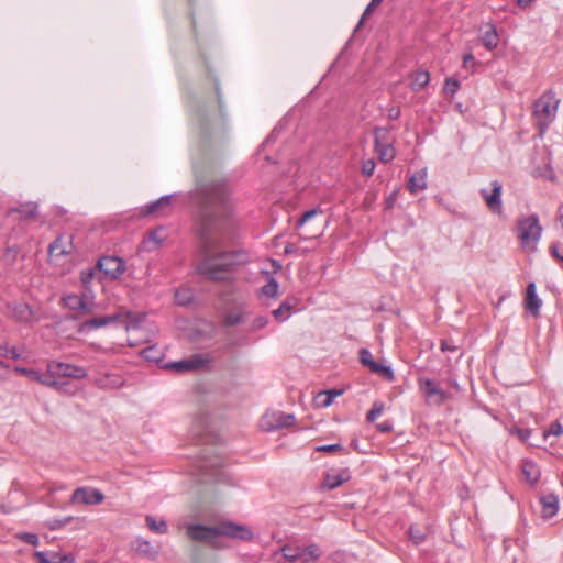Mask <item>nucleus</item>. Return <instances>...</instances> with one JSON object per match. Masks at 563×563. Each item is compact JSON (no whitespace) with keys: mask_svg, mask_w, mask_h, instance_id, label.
<instances>
[{"mask_svg":"<svg viewBox=\"0 0 563 563\" xmlns=\"http://www.w3.org/2000/svg\"><path fill=\"white\" fill-rule=\"evenodd\" d=\"M558 106L559 100L555 98V93L552 90L544 92L534 101L533 115L537 119L541 132L554 120Z\"/></svg>","mask_w":563,"mask_h":563,"instance_id":"7ed1b4c3","label":"nucleus"},{"mask_svg":"<svg viewBox=\"0 0 563 563\" xmlns=\"http://www.w3.org/2000/svg\"><path fill=\"white\" fill-rule=\"evenodd\" d=\"M278 283L274 278H271L269 282L262 287V294L271 298L276 297L278 292Z\"/></svg>","mask_w":563,"mask_h":563,"instance_id":"a19ab883","label":"nucleus"},{"mask_svg":"<svg viewBox=\"0 0 563 563\" xmlns=\"http://www.w3.org/2000/svg\"><path fill=\"white\" fill-rule=\"evenodd\" d=\"M48 379L55 380L60 387H53L57 391L64 390L67 383L62 382V378L81 379L87 376V371L81 367L69 363L52 361L47 363Z\"/></svg>","mask_w":563,"mask_h":563,"instance_id":"39448f33","label":"nucleus"},{"mask_svg":"<svg viewBox=\"0 0 563 563\" xmlns=\"http://www.w3.org/2000/svg\"><path fill=\"white\" fill-rule=\"evenodd\" d=\"M267 323H268V319L266 317L261 316L253 320L251 329L253 331H257V330L265 328L267 325Z\"/></svg>","mask_w":563,"mask_h":563,"instance_id":"3c124183","label":"nucleus"},{"mask_svg":"<svg viewBox=\"0 0 563 563\" xmlns=\"http://www.w3.org/2000/svg\"><path fill=\"white\" fill-rule=\"evenodd\" d=\"M141 355L150 362H158L162 357V353L156 346H147L143 349Z\"/></svg>","mask_w":563,"mask_h":563,"instance_id":"ea45409f","label":"nucleus"},{"mask_svg":"<svg viewBox=\"0 0 563 563\" xmlns=\"http://www.w3.org/2000/svg\"><path fill=\"white\" fill-rule=\"evenodd\" d=\"M165 240V235L162 228L155 229L144 238L142 245L143 250L147 252H153L157 250L163 241Z\"/></svg>","mask_w":563,"mask_h":563,"instance_id":"6ab92c4d","label":"nucleus"},{"mask_svg":"<svg viewBox=\"0 0 563 563\" xmlns=\"http://www.w3.org/2000/svg\"><path fill=\"white\" fill-rule=\"evenodd\" d=\"M383 402H374L373 408L367 412L366 419L368 422H374L384 411Z\"/></svg>","mask_w":563,"mask_h":563,"instance_id":"79ce46f5","label":"nucleus"},{"mask_svg":"<svg viewBox=\"0 0 563 563\" xmlns=\"http://www.w3.org/2000/svg\"><path fill=\"white\" fill-rule=\"evenodd\" d=\"M460 84L456 79L448 78L444 85V92L451 97L457 91Z\"/></svg>","mask_w":563,"mask_h":563,"instance_id":"a18cd8bd","label":"nucleus"},{"mask_svg":"<svg viewBox=\"0 0 563 563\" xmlns=\"http://www.w3.org/2000/svg\"><path fill=\"white\" fill-rule=\"evenodd\" d=\"M551 252H552L553 256H555L556 258H559L560 261L563 262V254H560V252L558 251L556 246H553L551 249Z\"/></svg>","mask_w":563,"mask_h":563,"instance_id":"69168bd1","label":"nucleus"},{"mask_svg":"<svg viewBox=\"0 0 563 563\" xmlns=\"http://www.w3.org/2000/svg\"><path fill=\"white\" fill-rule=\"evenodd\" d=\"M427 188V170L421 169L417 173H415L408 181V189L412 194H417L420 190H423Z\"/></svg>","mask_w":563,"mask_h":563,"instance_id":"b1692460","label":"nucleus"},{"mask_svg":"<svg viewBox=\"0 0 563 563\" xmlns=\"http://www.w3.org/2000/svg\"><path fill=\"white\" fill-rule=\"evenodd\" d=\"M429 533H430L429 528L421 530V529L412 526L409 529V537L416 545L423 542Z\"/></svg>","mask_w":563,"mask_h":563,"instance_id":"c9c22d12","label":"nucleus"},{"mask_svg":"<svg viewBox=\"0 0 563 563\" xmlns=\"http://www.w3.org/2000/svg\"><path fill=\"white\" fill-rule=\"evenodd\" d=\"M300 548L296 545H285L282 548L284 558L289 562H299Z\"/></svg>","mask_w":563,"mask_h":563,"instance_id":"4c0bfd02","label":"nucleus"},{"mask_svg":"<svg viewBox=\"0 0 563 563\" xmlns=\"http://www.w3.org/2000/svg\"><path fill=\"white\" fill-rule=\"evenodd\" d=\"M369 371L382 376L388 382H393L395 378L394 371L388 365L379 364L376 362Z\"/></svg>","mask_w":563,"mask_h":563,"instance_id":"72a5a7b5","label":"nucleus"},{"mask_svg":"<svg viewBox=\"0 0 563 563\" xmlns=\"http://www.w3.org/2000/svg\"><path fill=\"white\" fill-rule=\"evenodd\" d=\"M98 267L106 276L115 279L123 274L125 264L120 257L103 256L98 261Z\"/></svg>","mask_w":563,"mask_h":563,"instance_id":"ddd939ff","label":"nucleus"},{"mask_svg":"<svg viewBox=\"0 0 563 563\" xmlns=\"http://www.w3.org/2000/svg\"><path fill=\"white\" fill-rule=\"evenodd\" d=\"M242 314L238 311H231L225 317L227 325H235L242 322Z\"/></svg>","mask_w":563,"mask_h":563,"instance_id":"49530a36","label":"nucleus"},{"mask_svg":"<svg viewBox=\"0 0 563 563\" xmlns=\"http://www.w3.org/2000/svg\"><path fill=\"white\" fill-rule=\"evenodd\" d=\"M296 418L291 413L282 411H267L260 420V427L263 431L269 432L283 428L290 427L295 423Z\"/></svg>","mask_w":563,"mask_h":563,"instance_id":"0eeeda50","label":"nucleus"},{"mask_svg":"<svg viewBox=\"0 0 563 563\" xmlns=\"http://www.w3.org/2000/svg\"><path fill=\"white\" fill-rule=\"evenodd\" d=\"M291 309L292 306L288 301H284L278 309L273 311V316L277 320H286L289 317Z\"/></svg>","mask_w":563,"mask_h":563,"instance_id":"58836bf2","label":"nucleus"},{"mask_svg":"<svg viewBox=\"0 0 563 563\" xmlns=\"http://www.w3.org/2000/svg\"><path fill=\"white\" fill-rule=\"evenodd\" d=\"M9 212H18L21 214L22 219L32 220L37 218L38 207L35 202H25L20 205L18 208L11 209Z\"/></svg>","mask_w":563,"mask_h":563,"instance_id":"bb28decb","label":"nucleus"},{"mask_svg":"<svg viewBox=\"0 0 563 563\" xmlns=\"http://www.w3.org/2000/svg\"><path fill=\"white\" fill-rule=\"evenodd\" d=\"M518 239L522 249L534 251L542 233L539 219L536 214L521 218L517 222Z\"/></svg>","mask_w":563,"mask_h":563,"instance_id":"20e7f679","label":"nucleus"},{"mask_svg":"<svg viewBox=\"0 0 563 563\" xmlns=\"http://www.w3.org/2000/svg\"><path fill=\"white\" fill-rule=\"evenodd\" d=\"M350 479V473L347 471H341V472H332V473H329L323 482H322V487L324 489H335L338 488L341 484L347 482Z\"/></svg>","mask_w":563,"mask_h":563,"instance_id":"aec40b11","label":"nucleus"},{"mask_svg":"<svg viewBox=\"0 0 563 563\" xmlns=\"http://www.w3.org/2000/svg\"><path fill=\"white\" fill-rule=\"evenodd\" d=\"M145 522L147 528L155 533L165 534L168 531L167 523L165 520L157 521L154 517L146 516Z\"/></svg>","mask_w":563,"mask_h":563,"instance_id":"2f4dec72","label":"nucleus"},{"mask_svg":"<svg viewBox=\"0 0 563 563\" xmlns=\"http://www.w3.org/2000/svg\"><path fill=\"white\" fill-rule=\"evenodd\" d=\"M73 250L69 238L58 236L48 247L51 258L69 254Z\"/></svg>","mask_w":563,"mask_h":563,"instance_id":"f3484780","label":"nucleus"},{"mask_svg":"<svg viewBox=\"0 0 563 563\" xmlns=\"http://www.w3.org/2000/svg\"><path fill=\"white\" fill-rule=\"evenodd\" d=\"M497 37L498 36H497V31H496L495 26L489 24L487 26V30L482 34L481 40L487 49L493 51L498 45Z\"/></svg>","mask_w":563,"mask_h":563,"instance_id":"c85d7f7f","label":"nucleus"},{"mask_svg":"<svg viewBox=\"0 0 563 563\" xmlns=\"http://www.w3.org/2000/svg\"><path fill=\"white\" fill-rule=\"evenodd\" d=\"M341 449H342L341 444L336 443V444L321 445V446H318L316 450L319 452L331 453V452H334V451H338Z\"/></svg>","mask_w":563,"mask_h":563,"instance_id":"5fc2aeb1","label":"nucleus"},{"mask_svg":"<svg viewBox=\"0 0 563 563\" xmlns=\"http://www.w3.org/2000/svg\"><path fill=\"white\" fill-rule=\"evenodd\" d=\"M395 201H396V197H395V195L389 196V197L387 198V200H386V206H387V208H389V209H390V208H393V206H394Z\"/></svg>","mask_w":563,"mask_h":563,"instance_id":"0e129e2a","label":"nucleus"},{"mask_svg":"<svg viewBox=\"0 0 563 563\" xmlns=\"http://www.w3.org/2000/svg\"><path fill=\"white\" fill-rule=\"evenodd\" d=\"M522 474L527 482L534 483L539 477V470L532 462H526L522 466Z\"/></svg>","mask_w":563,"mask_h":563,"instance_id":"f704fd0d","label":"nucleus"},{"mask_svg":"<svg viewBox=\"0 0 563 563\" xmlns=\"http://www.w3.org/2000/svg\"><path fill=\"white\" fill-rule=\"evenodd\" d=\"M531 506L533 511L542 519H550L559 510V500L556 495H536Z\"/></svg>","mask_w":563,"mask_h":563,"instance_id":"1a4fd4ad","label":"nucleus"},{"mask_svg":"<svg viewBox=\"0 0 563 563\" xmlns=\"http://www.w3.org/2000/svg\"><path fill=\"white\" fill-rule=\"evenodd\" d=\"M375 170V162L373 159H367L362 165V173L365 176H371Z\"/></svg>","mask_w":563,"mask_h":563,"instance_id":"603ef678","label":"nucleus"},{"mask_svg":"<svg viewBox=\"0 0 563 563\" xmlns=\"http://www.w3.org/2000/svg\"><path fill=\"white\" fill-rule=\"evenodd\" d=\"M20 539L32 545H37L38 543V537L34 533H23L20 536Z\"/></svg>","mask_w":563,"mask_h":563,"instance_id":"864d4df0","label":"nucleus"},{"mask_svg":"<svg viewBox=\"0 0 563 563\" xmlns=\"http://www.w3.org/2000/svg\"><path fill=\"white\" fill-rule=\"evenodd\" d=\"M471 62H472V63L474 62V57H473V55H472V54H466V55L464 56V60H463L464 66H465V67H467V66H468V63H471Z\"/></svg>","mask_w":563,"mask_h":563,"instance_id":"338daca9","label":"nucleus"},{"mask_svg":"<svg viewBox=\"0 0 563 563\" xmlns=\"http://www.w3.org/2000/svg\"><path fill=\"white\" fill-rule=\"evenodd\" d=\"M319 213H321V210L317 209V208L306 211L302 214V217L299 219L298 227L303 225L306 222H308L310 219H312L313 217H316Z\"/></svg>","mask_w":563,"mask_h":563,"instance_id":"09e8293b","label":"nucleus"},{"mask_svg":"<svg viewBox=\"0 0 563 563\" xmlns=\"http://www.w3.org/2000/svg\"><path fill=\"white\" fill-rule=\"evenodd\" d=\"M430 81V75L426 70H418L412 75L410 87L413 91L424 88Z\"/></svg>","mask_w":563,"mask_h":563,"instance_id":"c756f323","label":"nucleus"},{"mask_svg":"<svg viewBox=\"0 0 563 563\" xmlns=\"http://www.w3.org/2000/svg\"><path fill=\"white\" fill-rule=\"evenodd\" d=\"M73 493L81 494V493H100V492L98 489H96V488L77 487L76 489H74Z\"/></svg>","mask_w":563,"mask_h":563,"instance_id":"bf43d9fd","label":"nucleus"},{"mask_svg":"<svg viewBox=\"0 0 563 563\" xmlns=\"http://www.w3.org/2000/svg\"><path fill=\"white\" fill-rule=\"evenodd\" d=\"M122 383V378L119 375H106L97 380V385L101 388H118Z\"/></svg>","mask_w":563,"mask_h":563,"instance_id":"473e14b6","label":"nucleus"},{"mask_svg":"<svg viewBox=\"0 0 563 563\" xmlns=\"http://www.w3.org/2000/svg\"><path fill=\"white\" fill-rule=\"evenodd\" d=\"M14 372L18 373V374H21V375H23L25 377H27L30 380L37 382V383H40L43 386H46V387H59L58 384L55 380L48 379V373L47 372L45 374H41L36 369L25 368V367H20V366L14 367Z\"/></svg>","mask_w":563,"mask_h":563,"instance_id":"dca6fc26","label":"nucleus"},{"mask_svg":"<svg viewBox=\"0 0 563 563\" xmlns=\"http://www.w3.org/2000/svg\"><path fill=\"white\" fill-rule=\"evenodd\" d=\"M223 459L219 453L202 456L200 468V483L203 489L223 493L227 489L239 487L235 478L223 468Z\"/></svg>","mask_w":563,"mask_h":563,"instance_id":"f03ea898","label":"nucleus"},{"mask_svg":"<svg viewBox=\"0 0 563 563\" xmlns=\"http://www.w3.org/2000/svg\"><path fill=\"white\" fill-rule=\"evenodd\" d=\"M321 556L320 548L317 544H310L300 548L299 563H313Z\"/></svg>","mask_w":563,"mask_h":563,"instance_id":"a878e982","label":"nucleus"},{"mask_svg":"<svg viewBox=\"0 0 563 563\" xmlns=\"http://www.w3.org/2000/svg\"><path fill=\"white\" fill-rule=\"evenodd\" d=\"M441 350H442L443 352H454V351H456V350H457V347H456L455 345H453V344L449 343L448 341H444V340H443V341L441 342Z\"/></svg>","mask_w":563,"mask_h":563,"instance_id":"13d9d810","label":"nucleus"},{"mask_svg":"<svg viewBox=\"0 0 563 563\" xmlns=\"http://www.w3.org/2000/svg\"><path fill=\"white\" fill-rule=\"evenodd\" d=\"M196 191L201 205L199 238L202 260L198 272L210 280H224L230 267L243 261L241 253L224 252L229 238L227 220L233 208L227 181L213 175L197 176Z\"/></svg>","mask_w":563,"mask_h":563,"instance_id":"f257e3e1","label":"nucleus"},{"mask_svg":"<svg viewBox=\"0 0 563 563\" xmlns=\"http://www.w3.org/2000/svg\"><path fill=\"white\" fill-rule=\"evenodd\" d=\"M9 309L10 316L19 322H30L33 318L31 308L24 302L9 306Z\"/></svg>","mask_w":563,"mask_h":563,"instance_id":"412c9836","label":"nucleus"},{"mask_svg":"<svg viewBox=\"0 0 563 563\" xmlns=\"http://www.w3.org/2000/svg\"><path fill=\"white\" fill-rule=\"evenodd\" d=\"M119 318V314L108 316V317H100V318H93L82 323V329H97L100 327H104L113 321H115Z\"/></svg>","mask_w":563,"mask_h":563,"instance_id":"7c9ffc66","label":"nucleus"},{"mask_svg":"<svg viewBox=\"0 0 563 563\" xmlns=\"http://www.w3.org/2000/svg\"><path fill=\"white\" fill-rule=\"evenodd\" d=\"M63 301L69 310L76 313V317L90 314L92 312V306L78 295L64 296Z\"/></svg>","mask_w":563,"mask_h":563,"instance_id":"2eb2a0df","label":"nucleus"},{"mask_svg":"<svg viewBox=\"0 0 563 563\" xmlns=\"http://www.w3.org/2000/svg\"><path fill=\"white\" fill-rule=\"evenodd\" d=\"M186 534L192 541L212 543L213 539L218 537L217 522L212 526L199 523L188 525Z\"/></svg>","mask_w":563,"mask_h":563,"instance_id":"9b49d317","label":"nucleus"},{"mask_svg":"<svg viewBox=\"0 0 563 563\" xmlns=\"http://www.w3.org/2000/svg\"><path fill=\"white\" fill-rule=\"evenodd\" d=\"M209 362L210 357L208 355L196 354L190 356L189 358L173 362L168 365V367L177 372H190L205 368L209 364Z\"/></svg>","mask_w":563,"mask_h":563,"instance_id":"f8f14e48","label":"nucleus"},{"mask_svg":"<svg viewBox=\"0 0 563 563\" xmlns=\"http://www.w3.org/2000/svg\"><path fill=\"white\" fill-rule=\"evenodd\" d=\"M143 319V317H139L136 320H133L131 319L128 323H126V330L129 331L130 329H134L136 328L137 323L140 322V320Z\"/></svg>","mask_w":563,"mask_h":563,"instance_id":"680f3d73","label":"nucleus"},{"mask_svg":"<svg viewBox=\"0 0 563 563\" xmlns=\"http://www.w3.org/2000/svg\"><path fill=\"white\" fill-rule=\"evenodd\" d=\"M93 276V273L91 271H84L80 275V282L85 287L90 283L91 278Z\"/></svg>","mask_w":563,"mask_h":563,"instance_id":"4d7b16f0","label":"nucleus"},{"mask_svg":"<svg viewBox=\"0 0 563 563\" xmlns=\"http://www.w3.org/2000/svg\"><path fill=\"white\" fill-rule=\"evenodd\" d=\"M360 361H361L362 365L367 367L368 369H371L374 366V364L376 363L373 358L372 353L366 349H362L360 351Z\"/></svg>","mask_w":563,"mask_h":563,"instance_id":"c03bdc74","label":"nucleus"},{"mask_svg":"<svg viewBox=\"0 0 563 563\" xmlns=\"http://www.w3.org/2000/svg\"><path fill=\"white\" fill-rule=\"evenodd\" d=\"M35 558L40 563H74V560L56 552H36Z\"/></svg>","mask_w":563,"mask_h":563,"instance_id":"393cba45","label":"nucleus"},{"mask_svg":"<svg viewBox=\"0 0 563 563\" xmlns=\"http://www.w3.org/2000/svg\"><path fill=\"white\" fill-rule=\"evenodd\" d=\"M481 195L490 211L497 213L501 212V184L499 181L494 180L492 183V192L482 189Z\"/></svg>","mask_w":563,"mask_h":563,"instance_id":"4468645a","label":"nucleus"},{"mask_svg":"<svg viewBox=\"0 0 563 563\" xmlns=\"http://www.w3.org/2000/svg\"><path fill=\"white\" fill-rule=\"evenodd\" d=\"M563 433V427L560 422L555 421L553 423H551L550 428L548 431H545L543 433L544 438L549 437V435H560Z\"/></svg>","mask_w":563,"mask_h":563,"instance_id":"de8ad7c7","label":"nucleus"},{"mask_svg":"<svg viewBox=\"0 0 563 563\" xmlns=\"http://www.w3.org/2000/svg\"><path fill=\"white\" fill-rule=\"evenodd\" d=\"M175 300L179 306H187L192 301V291L189 288H180L175 292Z\"/></svg>","mask_w":563,"mask_h":563,"instance_id":"e433bc0d","label":"nucleus"},{"mask_svg":"<svg viewBox=\"0 0 563 563\" xmlns=\"http://www.w3.org/2000/svg\"><path fill=\"white\" fill-rule=\"evenodd\" d=\"M134 550L137 555L155 560L159 553V548L153 545L148 540L136 538L134 542Z\"/></svg>","mask_w":563,"mask_h":563,"instance_id":"a211bd4d","label":"nucleus"},{"mask_svg":"<svg viewBox=\"0 0 563 563\" xmlns=\"http://www.w3.org/2000/svg\"><path fill=\"white\" fill-rule=\"evenodd\" d=\"M418 386L429 405L441 406L448 398L446 393L439 387V384L430 378L419 377Z\"/></svg>","mask_w":563,"mask_h":563,"instance_id":"6e6552de","label":"nucleus"},{"mask_svg":"<svg viewBox=\"0 0 563 563\" xmlns=\"http://www.w3.org/2000/svg\"><path fill=\"white\" fill-rule=\"evenodd\" d=\"M314 400H316L317 405L321 408H327V407L331 406L333 402L331 395H329V393L327 390L320 391L316 396Z\"/></svg>","mask_w":563,"mask_h":563,"instance_id":"37998d69","label":"nucleus"},{"mask_svg":"<svg viewBox=\"0 0 563 563\" xmlns=\"http://www.w3.org/2000/svg\"><path fill=\"white\" fill-rule=\"evenodd\" d=\"M378 4H375V2L372 0L368 5L365 8V11L363 13V16L360 20V25L363 23V21L377 8Z\"/></svg>","mask_w":563,"mask_h":563,"instance_id":"6e6d98bb","label":"nucleus"},{"mask_svg":"<svg viewBox=\"0 0 563 563\" xmlns=\"http://www.w3.org/2000/svg\"><path fill=\"white\" fill-rule=\"evenodd\" d=\"M533 0H518V5L520 8H527L532 3Z\"/></svg>","mask_w":563,"mask_h":563,"instance_id":"774afa93","label":"nucleus"},{"mask_svg":"<svg viewBox=\"0 0 563 563\" xmlns=\"http://www.w3.org/2000/svg\"><path fill=\"white\" fill-rule=\"evenodd\" d=\"M541 299L538 297L536 291L534 283H530L527 287V294L525 299L526 309L532 314L537 316L541 307Z\"/></svg>","mask_w":563,"mask_h":563,"instance_id":"5701e85b","label":"nucleus"},{"mask_svg":"<svg viewBox=\"0 0 563 563\" xmlns=\"http://www.w3.org/2000/svg\"><path fill=\"white\" fill-rule=\"evenodd\" d=\"M329 393V395H331L332 399L334 400V398L341 396L343 394V390L342 389H330V390H327Z\"/></svg>","mask_w":563,"mask_h":563,"instance_id":"e2e57ef3","label":"nucleus"},{"mask_svg":"<svg viewBox=\"0 0 563 563\" xmlns=\"http://www.w3.org/2000/svg\"><path fill=\"white\" fill-rule=\"evenodd\" d=\"M1 355L5 357H11L13 360L20 358L21 354L18 352L16 347L4 346L1 347Z\"/></svg>","mask_w":563,"mask_h":563,"instance_id":"8fccbe9b","label":"nucleus"},{"mask_svg":"<svg viewBox=\"0 0 563 563\" xmlns=\"http://www.w3.org/2000/svg\"><path fill=\"white\" fill-rule=\"evenodd\" d=\"M104 495H71L70 504L74 506L99 505L103 501Z\"/></svg>","mask_w":563,"mask_h":563,"instance_id":"cd10ccee","label":"nucleus"},{"mask_svg":"<svg viewBox=\"0 0 563 563\" xmlns=\"http://www.w3.org/2000/svg\"><path fill=\"white\" fill-rule=\"evenodd\" d=\"M174 196H164L161 197L158 200L147 205L142 210L143 214H158L165 212L167 208L172 206Z\"/></svg>","mask_w":563,"mask_h":563,"instance_id":"4be33fe9","label":"nucleus"},{"mask_svg":"<svg viewBox=\"0 0 563 563\" xmlns=\"http://www.w3.org/2000/svg\"><path fill=\"white\" fill-rule=\"evenodd\" d=\"M217 533L218 537L240 542H250L254 539V532L250 526L238 523L229 519L217 521Z\"/></svg>","mask_w":563,"mask_h":563,"instance_id":"423d86ee","label":"nucleus"},{"mask_svg":"<svg viewBox=\"0 0 563 563\" xmlns=\"http://www.w3.org/2000/svg\"><path fill=\"white\" fill-rule=\"evenodd\" d=\"M375 150L382 162H390L395 157V150L389 142V133L385 129H375Z\"/></svg>","mask_w":563,"mask_h":563,"instance_id":"9d476101","label":"nucleus"},{"mask_svg":"<svg viewBox=\"0 0 563 563\" xmlns=\"http://www.w3.org/2000/svg\"><path fill=\"white\" fill-rule=\"evenodd\" d=\"M377 429L382 432H389L391 431L393 427L388 422L379 423L377 424Z\"/></svg>","mask_w":563,"mask_h":563,"instance_id":"052dcab7","label":"nucleus"}]
</instances>
